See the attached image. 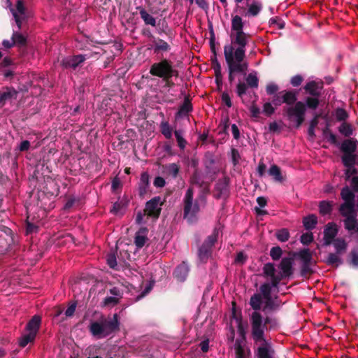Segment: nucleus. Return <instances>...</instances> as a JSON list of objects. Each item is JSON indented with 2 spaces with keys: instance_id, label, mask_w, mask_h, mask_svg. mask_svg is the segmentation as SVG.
I'll return each instance as SVG.
<instances>
[{
  "instance_id": "obj_44",
  "label": "nucleus",
  "mask_w": 358,
  "mask_h": 358,
  "mask_svg": "<svg viewBox=\"0 0 358 358\" xmlns=\"http://www.w3.org/2000/svg\"><path fill=\"white\" fill-rule=\"evenodd\" d=\"M165 170L169 176L176 178L179 173L180 166L175 163H171L165 166Z\"/></svg>"
},
{
  "instance_id": "obj_32",
  "label": "nucleus",
  "mask_w": 358,
  "mask_h": 358,
  "mask_svg": "<svg viewBox=\"0 0 358 358\" xmlns=\"http://www.w3.org/2000/svg\"><path fill=\"white\" fill-rule=\"evenodd\" d=\"M303 224L306 230H312L317 224V217L315 215L310 214L303 218Z\"/></svg>"
},
{
  "instance_id": "obj_52",
  "label": "nucleus",
  "mask_w": 358,
  "mask_h": 358,
  "mask_svg": "<svg viewBox=\"0 0 358 358\" xmlns=\"http://www.w3.org/2000/svg\"><path fill=\"white\" fill-rule=\"evenodd\" d=\"M120 303V298L115 296H106L102 301L103 307L114 306Z\"/></svg>"
},
{
  "instance_id": "obj_36",
  "label": "nucleus",
  "mask_w": 358,
  "mask_h": 358,
  "mask_svg": "<svg viewBox=\"0 0 358 358\" xmlns=\"http://www.w3.org/2000/svg\"><path fill=\"white\" fill-rule=\"evenodd\" d=\"M339 213L341 215L344 217H347L349 216H357V212L355 210V203H351V206L348 207H343V203L339 207Z\"/></svg>"
},
{
  "instance_id": "obj_46",
  "label": "nucleus",
  "mask_w": 358,
  "mask_h": 358,
  "mask_svg": "<svg viewBox=\"0 0 358 358\" xmlns=\"http://www.w3.org/2000/svg\"><path fill=\"white\" fill-rule=\"evenodd\" d=\"M338 131L346 137H349L353 134V129L351 124L345 122L338 127Z\"/></svg>"
},
{
  "instance_id": "obj_22",
  "label": "nucleus",
  "mask_w": 358,
  "mask_h": 358,
  "mask_svg": "<svg viewBox=\"0 0 358 358\" xmlns=\"http://www.w3.org/2000/svg\"><path fill=\"white\" fill-rule=\"evenodd\" d=\"M341 196L342 199L344 200L343 207L351 206V203H355V194L350 189L348 186L343 187Z\"/></svg>"
},
{
  "instance_id": "obj_64",
  "label": "nucleus",
  "mask_w": 358,
  "mask_h": 358,
  "mask_svg": "<svg viewBox=\"0 0 358 358\" xmlns=\"http://www.w3.org/2000/svg\"><path fill=\"white\" fill-rule=\"evenodd\" d=\"M272 104L271 102H266L263 106V112L266 116H271L275 112V108Z\"/></svg>"
},
{
  "instance_id": "obj_59",
  "label": "nucleus",
  "mask_w": 358,
  "mask_h": 358,
  "mask_svg": "<svg viewBox=\"0 0 358 358\" xmlns=\"http://www.w3.org/2000/svg\"><path fill=\"white\" fill-rule=\"evenodd\" d=\"M231 162L234 164V166L236 167L237 165L239 164V161L241 159V155L237 149L231 148Z\"/></svg>"
},
{
  "instance_id": "obj_23",
  "label": "nucleus",
  "mask_w": 358,
  "mask_h": 358,
  "mask_svg": "<svg viewBox=\"0 0 358 358\" xmlns=\"http://www.w3.org/2000/svg\"><path fill=\"white\" fill-rule=\"evenodd\" d=\"M342 255L337 254L336 252H330L328 254L327 258L324 261V263L334 268H338L340 265L343 264V260L341 258Z\"/></svg>"
},
{
  "instance_id": "obj_14",
  "label": "nucleus",
  "mask_w": 358,
  "mask_h": 358,
  "mask_svg": "<svg viewBox=\"0 0 358 358\" xmlns=\"http://www.w3.org/2000/svg\"><path fill=\"white\" fill-rule=\"evenodd\" d=\"M305 92L311 96H320L323 89V83L310 81L303 87Z\"/></svg>"
},
{
  "instance_id": "obj_8",
  "label": "nucleus",
  "mask_w": 358,
  "mask_h": 358,
  "mask_svg": "<svg viewBox=\"0 0 358 358\" xmlns=\"http://www.w3.org/2000/svg\"><path fill=\"white\" fill-rule=\"evenodd\" d=\"M283 113L289 120L296 118V127H299L305 120L306 104L302 101H297L293 106L283 108Z\"/></svg>"
},
{
  "instance_id": "obj_9",
  "label": "nucleus",
  "mask_w": 358,
  "mask_h": 358,
  "mask_svg": "<svg viewBox=\"0 0 358 358\" xmlns=\"http://www.w3.org/2000/svg\"><path fill=\"white\" fill-rule=\"evenodd\" d=\"M165 199L162 200L159 196H155L145 203L144 214L154 219H158L162 211V206L164 205Z\"/></svg>"
},
{
  "instance_id": "obj_7",
  "label": "nucleus",
  "mask_w": 358,
  "mask_h": 358,
  "mask_svg": "<svg viewBox=\"0 0 358 358\" xmlns=\"http://www.w3.org/2000/svg\"><path fill=\"white\" fill-rule=\"evenodd\" d=\"M219 231L213 230L212 234L208 236L198 250V257L201 262L206 263L212 256L213 247L217 241Z\"/></svg>"
},
{
  "instance_id": "obj_21",
  "label": "nucleus",
  "mask_w": 358,
  "mask_h": 358,
  "mask_svg": "<svg viewBox=\"0 0 358 358\" xmlns=\"http://www.w3.org/2000/svg\"><path fill=\"white\" fill-rule=\"evenodd\" d=\"M215 159L213 155L208 153L205 156L204 166L206 175H215L218 172V169L214 166Z\"/></svg>"
},
{
  "instance_id": "obj_40",
  "label": "nucleus",
  "mask_w": 358,
  "mask_h": 358,
  "mask_svg": "<svg viewBox=\"0 0 358 358\" xmlns=\"http://www.w3.org/2000/svg\"><path fill=\"white\" fill-rule=\"evenodd\" d=\"M190 183L199 187H203L206 182L201 180V173L198 169H196L190 177Z\"/></svg>"
},
{
  "instance_id": "obj_58",
  "label": "nucleus",
  "mask_w": 358,
  "mask_h": 358,
  "mask_svg": "<svg viewBox=\"0 0 358 358\" xmlns=\"http://www.w3.org/2000/svg\"><path fill=\"white\" fill-rule=\"evenodd\" d=\"M335 115L338 121H345L348 117L347 111L341 108H338L336 110Z\"/></svg>"
},
{
  "instance_id": "obj_48",
  "label": "nucleus",
  "mask_w": 358,
  "mask_h": 358,
  "mask_svg": "<svg viewBox=\"0 0 358 358\" xmlns=\"http://www.w3.org/2000/svg\"><path fill=\"white\" fill-rule=\"evenodd\" d=\"M257 357L258 358H271V355L269 352L268 346L266 345V342L264 343V345L259 346L257 349Z\"/></svg>"
},
{
  "instance_id": "obj_35",
  "label": "nucleus",
  "mask_w": 358,
  "mask_h": 358,
  "mask_svg": "<svg viewBox=\"0 0 358 358\" xmlns=\"http://www.w3.org/2000/svg\"><path fill=\"white\" fill-rule=\"evenodd\" d=\"M268 175L272 176L273 179L277 182H282L284 178L281 173V170L280 167L275 164H273L271 166L268 171Z\"/></svg>"
},
{
  "instance_id": "obj_37",
  "label": "nucleus",
  "mask_w": 358,
  "mask_h": 358,
  "mask_svg": "<svg viewBox=\"0 0 358 358\" xmlns=\"http://www.w3.org/2000/svg\"><path fill=\"white\" fill-rule=\"evenodd\" d=\"M262 8L260 1L254 0L250 5H248V15L257 16Z\"/></svg>"
},
{
  "instance_id": "obj_27",
  "label": "nucleus",
  "mask_w": 358,
  "mask_h": 358,
  "mask_svg": "<svg viewBox=\"0 0 358 358\" xmlns=\"http://www.w3.org/2000/svg\"><path fill=\"white\" fill-rule=\"evenodd\" d=\"M17 92L14 88L6 87L0 92V104L3 105L6 101L12 99H15L17 96Z\"/></svg>"
},
{
  "instance_id": "obj_26",
  "label": "nucleus",
  "mask_w": 358,
  "mask_h": 358,
  "mask_svg": "<svg viewBox=\"0 0 358 358\" xmlns=\"http://www.w3.org/2000/svg\"><path fill=\"white\" fill-rule=\"evenodd\" d=\"M281 301L279 299L278 296H275V298H268L265 299L264 306L263 307V311H274L278 309L280 306Z\"/></svg>"
},
{
  "instance_id": "obj_1",
  "label": "nucleus",
  "mask_w": 358,
  "mask_h": 358,
  "mask_svg": "<svg viewBox=\"0 0 358 358\" xmlns=\"http://www.w3.org/2000/svg\"><path fill=\"white\" fill-rule=\"evenodd\" d=\"M244 22L238 14H231L230 43L224 46V56L228 68L230 83L237 80L236 92L244 102L246 94V33Z\"/></svg>"
},
{
  "instance_id": "obj_53",
  "label": "nucleus",
  "mask_w": 358,
  "mask_h": 358,
  "mask_svg": "<svg viewBox=\"0 0 358 358\" xmlns=\"http://www.w3.org/2000/svg\"><path fill=\"white\" fill-rule=\"evenodd\" d=\"M276 238L281 242H285L288 241L289 238V233L287 229H281L278 230L275 234Z\"/></svg>"
},
{
  "instance_id": "obj_2",
  "label": "nucleus",
  "mask_w": 358,
  "mask_h": 358,
  "mask_svg": "<svg viewBox=\"0 0 358 358\" xmlns=\"http://www.w3.org/2000/svg\"><path fill=\"white\" fill-rule=\"evenodd\" d=\"M230 334L228 340L234 341L235 358H246V322L243 320L241 310L232 302L230 316Z\"/></svg>"
},
{
  "instance_id": "obj_33",
  "label": "nucleus",
  "mask_w": 358,
  "mask_h": 358,
  "mask_svg": "<svg viewBox=\"0 0 358 358\" xmlns=\"http://www.w3.org/2000/svg\"><path fill=\"white\" fill-rule=\"evenodd\" d=\"M357 155L355 153L343 154L341 157L342 163L346 168L355 166L356 164Z\"/></svg>"
},
{
  "instance_id": "obj_5",
  "label": "nucleus",
  "mask_w": 358,
  "mask_h": 358,
  "mask_svg": "<svg viewBox=\"0 0 358 358\" xmlns=\"http://www.w3.org/2000/svg\"><path fill=\"white\" fill-rule=\"evenodd\" d=\"M183 217L189 222L196 220V215L200 210L198 201L194 200V189L189 187L185 192L183 200Z\"/></svg>"
},
{
  "instance_id": "obj_50",
  "label": "nucleus",
  "mask_w": 358,
  "mask_h": 358,
  "mask_svg": "<svg viewBox=\"0 0 358 358\" xmlns=\"http://www.w3.org/2000/svg\"><path fill=\"white\" fill-rule=\"evenodd\" d=\"M259 84V79L257 76L256 72H252L248 74V87L257 88Z\"/></svg>"
},
{
  "instance_id": "obj_20",
  "label": "nucleus",
  "mask_w": 358,
  "mask_h": 358,
  "mask_svg": "<svg viewBox=\"0 0 358 358\" xmlns=\"http://www.w3.org/2000/svg\"><path fill=\"white\" fill-rule=\"evenodd\" d=\"M149 174L147 172H143L141 173L138 183V194L141 198H143L148 193V189L149 187Z\"/></svg>"
},
{
  "instance_id": "obj_24",
  "label": "nucleus",
  "mask_w": 358,
  "mask_h": 358,
  "mask_svg": "<svg viewBox=\"0 0 358 358\" xmlns=\"http://www.w3.org/2000/svg\"><path fill=\"white\" fill-rule=\"evenodd\" d=\"M282 101L289 106L295 105L297 102V92L295 90H282Z\"/></svg>"
},
{
  "instance_id": "obj_29",
  "label": "nucleus",
  "mask_w": 358,
  "mask_h": 358,
  "mask_svg": "<svg viewBox=\"0 0 358 358\" xmlns=\"http://www.w3.org/2000/svg\"><path fill=\"white\" fill-rule=\"evenodd\" d=\"M137 10H138L140 16L146 25L156 26V19L150 15L144 8L138 6Z\"/></svg>"
},
{
  "instance_id": "obj_25",
  "label": "nucleus",
  "mask_w": 358,
  "mask_h": 358,
  "mask_svg": "<svg viewBox=\"0 0 358 358\" xmlns=\"http://www.w3.org/2000/svg\"><path fill=\"white\" fill-rule=\"evenodd\" d=\"M147 232L148 229L146 227H142L136 233L134 243L138 248H141L145 245L148 240L146 236Z\"/></svg>"
},
{
  "instance_id": "obj_3",
  "label": "nucleus",
  "mask_w": 358,
  "mask_h": 358,
  "mask_svg": "<svg viewBox=\"0 0 358 358\" xmlns=\"http://www.w3.org/2000/svg\"><path fill=\"white\" fill-rule=\"evenodd\" d=\"M120 330L119 317L115 313L112 317H101L99 322L90 325L91 334L99 338H105Z\"/></svg>"
},
{
  "instance_id": "obj_30",
  "label": "nucleus",
  "mask_w": 358,
  "mask_h": 358,
  "mask_svg": "<svg viewBox=\"0 0 358 358\" xmlns=\"http://www.w3.org/2000/svg\"><path fill=\"white\" fill-rule=\"evenodd\" d=\"M335 248V252L337 254L343 255L348 248V243L345 239L342 238H337L332 242Z\"/></svg>"
},
{
  "instance_id": "obj_13",
  "label": "nucleus",
  "mask_w": 358,
  "mask_h": 358,
  "mask_svg": "<svg viewBox=\"0 0 358 358\" xmlns=\"http://www.w3.org/2000/svg\"><path fill=\"white\" fill-rule=\"evenodd\" d=\"M264 274L266 277H270L273 287H278L280 282L282 279V276L275 274V268L272 263L265 264L263 267Z\"/></svg>"
},
{
  "instance_id": "obj_39",
  "label": "nucleus",
  "mask_w": 358,
  "mask_h": 358,
  "mask_svg": "<svg viewBox=\"0 0 358 358\" xmlns=\"http://www.w3.org/2000/svg\"><path fill=\"white\" fill-rule=\"evenodd\" d=\"M333 210V202L327 201H322L319 203L320 213L322 215H328Z\"/></svg>"
},
{
  "instance_id": "obj_41",
  "label": "nucleus",
  "mask_w": 358,
  "mask_h": 358,
  "mask_svg": "<svg viewBox=\"0 0 358 358\" xmlns=\"http://www.w3.org/2000/svg\"><path fill=\"white\" fill-rule=\"evenodd\" d=\"M36 336L33 334L27 332L19 338V345L21 348L26 347L29 343L34 341Z\"/></svg>"
},
{
  "instance_id": "obj_28",
  "label": "nucleus",
  "mask_w": 358,
  "mask_h": 358,
  "mask_svg": "<svg viewBox=\"0 0 358 358\" xmlns=\"http://www.w3.org/2000/svg\"><path fill=\"white\" fill-rule=\"evenodd\" d=\"M153 50L155 53L160 52H166L171 50V45L165 41L161 38H157L153 41Z\"/></svg>"
},
{
  "instance_id": "obj_19",
  "label": "nucleus",
  "mask_w": 358,
  "mask_h": 358,
  "mask_svg": "<svg viewBox=\"0 0 358 358\" xmlns=\"http://www.w3.org/2000/svg\"><path fill=\"white\" fill-rule=\"evenodd\" d=\"M189 268L185 262H182L176 268L173 275L178 280L183 282L188 275Z\"/></svg>"
},
{
  "instance_id": "obj_12",
  "label": "nucleus",
  "mask_w": 358,
  "mask_h": 358,
  "mask_svg": "<svg viewBox=\"0 0 358 358\" xmlns=\"http://www.w3.org/2000/svg\"><path fill=\"white\" fill-rule=\"evenodd\" d=\"M338 229L337 225L334 222H329L324 229V243L325 246L332 244L333 241L336 239Z\"/></svg>"
},
{
  "instance_id": "obj_42",
  "label": "nucleus",
  "mask_w": 358,
  "mask_h": 358,
  "mask_svg": "<svg viewBox=\"0 0 358 358\" xmlns=\"http://www.w3.org/2000/svg\"><path fill=\"white\" fill-rule=\"evenodd\" d=\"M345 229L348 231L355 230L357 224V216H349L343 220Z\"/></svg>"
},
{
  "instance_id": "obj_56",
  "label": "nucleus",
  "mask_w": 358,
  "mask_h": 358,
  "mask_svg": "<svg viewBox=\"0 0 358 358\" xmlns=\"http://www.w3.org/2000/svg\"><path fill=\"white\" fill-rule=\"evenodd\" d=\"M106 261H107V264L110 268H111L113 269L116 268L117 264L116 255L114 252H110L107 255Z\"/></svg>"
},
{
  "instance_id": "obj_11",
  "label": "nucleus",
  "mask_w": 358,
  "mask_h": 358,
  "mask_svg": "<svg viewBox=\"0 0 358 358\" xmlns=\"http://www.w3.org/2000/svg\"><path fill=\"white\" fill-rule=\"evenodd\" d=\"M85 59V55H83L65 57L61 61V66L64 69L76 70Z\"/></svg>"
},
{
  "instance_id": "obj_16",
  "label": "nucleus",
  "mask_w": 358,
  "mask_h": 358,
  "mask_svg": "<svg viewBox=\"0 0 358 358\" xmlns=\"http://www.w3.org/2000/svg\"><path fill=\"white\" fill-rule=\"evenodd\" d=\"M357 140L350 138L344 140L340 146V150L343 154L355 153L357 149Z\"/></svg>"
},
{
  "instance_id": "obj_63",
  "label": "nucleus",
  "mask_w": 358,
  "mask_h": 358,
  "mask_svg": "<svg viewBox=\"0 0 358 358\" xmlns=\"http://www.w3.org/2000/svg\"><path fill=\"white\" fill-rule=\"evenodd\" d=\"M300 241L303 245H308L313 241V234L312 233L303 234Z\"/></svg>"
},
{
  "instance_id": "obj_34",
  "label": "nucleus",
  "mask_w": 358,
  "mask_h": 358,
  "mask_svg": "<svg viewBox=\"0 0 358 358\" xmlns=\"http://www.w3.org/2000/svg\"><path fill=\"white\" fill-rule=\"evenodd\" d=\"M295 256L299 257L302 264H311L313 259L312 253L308 248L301 250L298 253L295 254Z\"/></svg>"
},
{
  "instance_id": "obj_18",
  "label": "nucleus",
  "mask_w": 358,
  "mask_h": 358,
  "mask_svg": "<svg viewBox=\"0 0 358 358\" xmlns=\"http://www.w3.org/2000/svg\"><path fill=\"white\" fill-rule=\"evenodd\" d=\"M193 110V106L191 103V99L189 95H186L184 98L183 103L180 105L178 112L176 113V117H179L182 116L188 115Z\"/></svg>"
},
{
  "instance_id": "obj_4",
  "label": "nucleus",
  "mask_w": 358,
  "mask_h": 358,
  "mask_svg": "<svg viewBox=\"0 0 358 358\" xmlns=\"http://www.w3.org/2000/svg\"><path fill=\"white\" fill-rule=\"evenodd\" d=\"M149 73L162 79L179 76V71L174 68L173 63L166 58H162L160 61L152 64Z\"/></svg>"
},
{
  "instance_id": "obj_17",
  "label": "nucleus",
  "mask_w": 358,
  "mask_h": 358,
  "mask_svg": "<svg viewBox=\"0 0 358 358\" xmlns=\"http://www.w3.org/2000/svg\"><path fill=\"white\" fill-rule=\"evenodd\" d=\"M41 317L38 315H34L31 320L27 322L25 330L27 332L31 333L36 336L41 326Z\"/></svg>"
},
{
  "instance_id": "obj_47",
  "label": "nucleus",
  "mask_w": 358,
  "mask_h": 358,
  "mask_svg": "<svg viewBox=\"0 0 358 358\" xmlns=\"http://www.w3.org/2000/svg\"><path fill=\"white\" fill-rule=\"evenodd\" d=\"M306 108L308 107L310 109L315 110L316 109L319 104V96H308L306 99Z\"/></svg>"
},
{
  "instance_id": "obj_10",
  "label": "nucleus",
  "mask_w": 358,
  "mask_h": 358,
  "mask_svg": "<svg viewBox=\"0 0 358 358\" xmlns=\"http://www.w3.org/2000/svg\"><path fill=\"white\" fill-rule=\"evenodd\" d=\"M229 179L227 177H224L219 179L215 185L213 190V196L217 199H226L229 194Z\"/></svg>"
},
{
  "instance_id": "obj_60",
  "label": "nucleus",
  "mask_w": 358,
  "mask_h": 358,
  "mask_svg": "<svg viewBox=\"0 0 358 358\" xmlns=\"http://www.w3.org/2000/svg\"><path fill=\"white\" fill-rule=\"evenodd\" d=\"M311 264H302L301 267V275L306 278L313 273V269L310 268Z\"/></svg>"
},
{
  "instance_id": "obj_62",
  "label": "nucleus",
  "mask_w": 358,
  "mask_h": 358,
  "mask_svg": "<svg viewBox=\"0 0 358 358\" xmlns=\"http://www.w3.org/2000/svg\"><path fill=\"white\" fill-rule=\"evenodd\" d=\"M271 103L275 106H280L282 103H284V101H282V94H281V91L272 96Z\"/></svg>"
},
{
  "instance_id": "obj_57",
  "label": "nucleus",
  "mask_w": 358,
  "mask_h": 358,
  "mask_svg": "<svg viewBox=\"0 0 358 358\" xmlns=\"http://www.w3.org/2000/svg\"><path fill=\"white\" fill-rule=\"evenodd\" d=\"M210 61L212 64V68L213 69L215 73H218V74H220V73L222 72V68L221 64L217 60V54L213 55V56L211 57Z\"/></svg>"
},
{
  "instance_id": "obj_54",
  "label": "nucleus",
  "mask_w": 358,
  "mask_h": 358,
  "mask_svg": "<svg viewBox=\"0 0 358 358\" xmlns=\"http://www.w3.org/2000/svg\"><path fill=\"white\" fill-rule=\"evenodd\" d=\"M349 257L350 259L349 260V264L354 267H358V249L353 248L350 254Z\"/></svg>"
},
{
  "instance_id": "obj_15",
  "label": "nucleus",
  "mask_w": 358,
  "mask_h": 358,
  "mask_svg": "<svg viewBox=\"0 0 358 358\" xmlns=\"http://www.w3.org/2000/svg\"><path fill=\"white\" fill-rule=\"evenodd\" d=\"M293 259L291 257H284L282 259L279 268L282 270V273L280 275L285 277H289L293 273Z\"/></svg>"
},
{
  "instance_id": "obj_43",
  "label": "nucleus",
  "mask_w": 358,
  "mask_h": 358,
  "mask_svg": "<svg viewBox=\"0 0 358 358\" xmlns=\"http://www.w3.org/2000/svg\"><path fill=\"white\" fill-rule=\"evenodd\" d=\"M174 135L176 136L178 146L180 150H183L187 143V141L183 138V131L180 129H176L174 131Z\"/></svg>"
},
{
  "instance_id": "obj_45",
  "label": "nucleus",
  "mask_w": 358,
  "mask_h": 358,
  "mask_svg": "<svg viewBox=\"0 0 358 358\" xmlns=\"http://www.w3.org/2000/svg\"><path fill=\"white\" fill-rule=\"evenodd\" d=\"M160 131L166 139L172 138V128L170 127L168 122H162L160 124Z\"/></svg>"
},
{
  "instance_id": "obj_55",
  "label": "nucleus",
  "mask_w": 358,
  "mask_h": 358,
  "mask_svg": "<svg viewBox=\"0 0 358 358\" xmlns=\"http://www.w3.org/2000/svg\"><path fill=\"white\" fill-rule=\"evenodd\" d=\"M282 250L280 247H273L270 250V256L274 261L279 260L282 256Z\"/></svg>"
},
{
  "instance_id": "obj_38",
  "label": "nucleus",
  "mask_w": 358,
  "mask_h": 358,
  "mask_svg": "<svg viewBox=\"0 0 358 358\" xmlns=\"http://www.w3.org/2000/svg\"><path fill=\"white\" fill-rule=\"evenodd\" d=\"M262 304V296L260 294H255L250 297V305L255 311L261 309Z\"/></svg>"
},
{
  "instance_id": "obj_6",
  "label": "nucleus",
  "mask_w": 358,
  "mask_h": 358,
  "mask_svg": "<svg viewBox=\"0 0 358 358\" xmlns=\"http://www.w3.org/2000/svg\"><path fill=\"white\" fill-rule=\"evenodd\" d=\"M251 336L256 342H266L264 338V330L266 326L263 323V317L258 311H254L250 315Z\"/></svg>"
},
{
  "instance_id": "obj_49",
  "label": "nucleus",
  "mask_w": 358,
  "mask_h": 358,
  "mask_svg": "<svg viewBox=\"0 0 358 358\" xmlns=\"http://www.w3.org/2000/svg\"><path fill=\"white\" fill-rule=\"evenodd\" d=\"M272 285H270L269 283H264L262 284L260 287L259 290L262 293V296L264 297V299H266L268 298L271 297V287Z\"/></svg>"
},
{
  "instance_id": "obj_51",
  "label": "nucleus",
  "mask_w": 358,
  "mask_h": 358,
  "mask_svg": "<svg viewBox=\"0 0 358 358\" xmlns=\"http://www.w3.org/2000/svg\"><path fill=\"white\" fill-rule=\"evenodd\" d=\"M320 115H315V117L312 119V120L310 122V125L308 129V134L310 136L314 137L315 136V128L317 126L319 122V117Z\"/></svg>"
},
{
  "instance_id": "obj_31",
  "label": "nucleus",
  "mask_w": 358,
  "mask_h": 358,
  "mask_svg": "<svg viewBox=\"0 0 358 358\" xmlns=\"http://www.w3.org/2000/svg\"><path fill=\"white\" fill-rule=\"evenodd\" d=\"M11 39L13 41L14 45L19 48H24L27 45V38L18 31H14L13 33Z\"/></svg>"
},
{
  "instance_id": "obj_61",
  "label": "nucleus",
  "mask_w": 358,
  "mask_h": 358,
  "mask_svg": "<svg viewBox=\"0 0 358 358\" xmlns=\"http://www.w3.org/2000/svg\"><path fill=\"white\" fill-rule=\"evenodd\" d=\"M278 90H279L278 85L273 83H271L268 84L266 87V92L267 94H268V95L273 96L274 94H278L279 92Z\"/></svg>"
}]
</instances>
